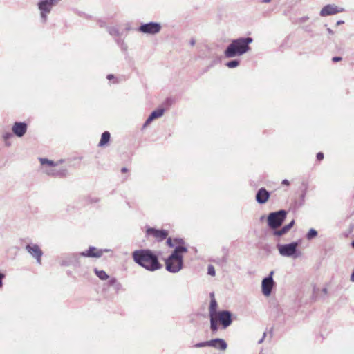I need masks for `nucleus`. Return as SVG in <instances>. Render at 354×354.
Listing matches in <instances>:
<instances>
[{
  "label": "nucleus",
  "instance_id": "10",
  "mask_svg": "<svg viewBox=\"0 0 354 354\" xmlns=\"http://www.w3.org/2000/svg\"><path fill=\"white\" fill-rule=\"evenodd\" d=\"M82 257L80 253H73L68 254L60 261L62 266L80 267L81 266L80 257Z\"/></svg>",
  "mask_w": 354,
  "mask_h": 354
},
{
  "label": "nucleus",
  "instance_id": "21",
  "mask_svg": "<svg viewBox=\"0 0 354 354\" xmlns=\"http://www.w3.org/2000/svg\"><path fill=\"white\" fill-rule=\"evenodd\" d=\"M295 221L292 220L289 224L283 226L280 230H275L273 232V235L276 236H281L285 234H286L294 225Z\"/></svg>",
  "mask_w": 354,
  "mask_h": 354
},
{
  "label": "nucleus",
  "instance_id": "43",
  "mask_svg": "<svg viewBox=\"0 0 354 354\" xmlns=\"http://www.w3.org/2000/svg\"><path fill=\"white\" fill-rule=\"evenodd\" d=\"M344 23V21L339 20V21H337V25L339 26V25L343 24Z\"/></svg>",
  "mask_w": 354,
  "mask_h": 354
},
{
  "label": "nucleus",
  "instance_id": "16",
  "mask_svg": "<svg viewBox=\"0 0 354 354\" xmlns=\"http://www.w3.org/2000/svg\"><path fill=\"white\" fill-rule=\"evenodd\" d=\"M209 347L214 348V349L223 352L227 348V344L225 339L221 338H216L209 340Z\"/></svg>",
  "mask_w": 354,
  "mask_h": 354
},
{
  "label": "nucleus",
  "instance_id": "4",
  "mask_svg": "<svg viewBox=\"0 0 354 354\" xmlns=\"http://www.w3.org/2000/svg\"><path fill=\"white\" fill-rule=\"evenodd\" d=\"M39 160L43 166L44 172L48 176L54 177H65L68 174V171L66 168H57V166H58L59 163H62L64 162L63 160L54 162L47 158H39Z\"/></svg>",
  "mask_w": 354,
  "mask_h": 354
},
{
  "label": "nucleus",
  "instance_id": "49",
  "mask_svg": "<svg viewBox=\"0 0 354 354\" xmlns=\"http://www.w3.org/2000/svg\"><path fill=\"white\" fill-rule=\"evenodd\" d=\"M304 196H305V194H303L302 196H301L302 198H304Z\"/></svg>",
  "mask_w": 354,
  "mask_h": 354
},
{
  "label": "nucleus",
  "instance_id": "27",
  "mask_svg": "<svg viewBox=\"0 0 354 354\" xmlns=\"http://www.w3.org/2000/svg\"><path fill=\"white\" fill-rule=\"evenodd\" d=\"M12 137V134L11 133H9V132L5 133L3 135V138L5 140L6 146H10V143L8 141V140L11 138Z\"/></svg>",
  "mask_w": 354,
  "mask_h": 354
},
{
  "label": "nucleus",
  "instance_id": "7",
  "mask_svg": "<svg viewBox=\"0 0 354 354\" xmlns=\"http://www.w3.org/2000/svg\"><path fill=\"white\" fill-rule=\"evenodd\" d=\"M286 216L287 212L283 209L270 213L267 218L268 225L271 229H277L282 225Z\"/></svg>",
  "mask_w": 354,
  "mask_h": 354
},
{
  "label": "nucleus",
  "instance_id": "33",
  "mask_svg": "<svg viewBox=\"0 0 354 354\" xmlns=\"http://www.w3.org/2000/svg\"><path fill=\"white\" fill-rule=\"evenodd\" d=\"M174 245L175 244H184V241L180 238H176L174 239Z\"/></svg>",
  "mask_w": 354,
  "mask_h": 354
},
{
  "label": "nucleus",
  "instance_id": "31",
  "mask_svg": "<svg viewBox=\"0 0 354 354\" xmlns=\"http://www.w3.org/2000/svg\"><path fill=\"white\" fill-rule=\"evenodd\" d=\"M117 281H118V280H117V279H116V278H115V277L111 278V279L109 280V281H108V285H109V286H112V287H113V286L115 285V283L117 282Z\"/></svg>",
  "mask_w": 354,
  "mask_h": 354
},
{
  "label": "nucleus",
  "instance_id": "35",
  "mask_svg": "<svg viewBox=\"0 0 354 354\" xmlns=\"http://www.w3.org/2000/svg\"><path fill=\"white\" fill-rule=\"evenodd\" d=\"M4 277H5V274L0 272V288H1L3 286V279H4Z\"/></svg>",
  "mask_w": 354,
  "mask_h": 354
},
{
  "label": "nucleus",
  "instance_id": "13",
  "mask_svg": "<svg viewBox=\"0 0 354 354\" xmlns=\"http://www.w3.org/2000/svg\"><path fill=\"white\" fill-rule=\"evenodd\" d=\"M110 250L109 249H97L94 246H90L86 251L80 252V254L84 257H101L104 252H108Z\"/></svg>",
  "mask_w": 354,
  "mask_h": 354
},
{
  "label": "nucleus",
  "instance_id": "44",
  "mask_svg": "<svg viewBox=\"0 0 354 354\" xmlns=\"http://www.w3.org/2000/svg\"><path fill=\"white\" fill-rule=\"evenodd\" d=\"M351 281L354 282V271L353 272V273L351 275Z\"/></svg>",
  "mask_w": 354,
  "mask_h": 354
},
{
  "label": "nucleus",
  "instance_id": "32",
  "mask_svg": "<svg viewBox=\"0 0 354 354\" xmlns=\"http://www.w3.org/2000/svg\"><path fill=\"white\" fill-rule=\"evenodd\" d=\"M167 244L169 248H174L175 245L174 240H172L170 237L167 239Z\"/></svg>",
  "mask_w": 354,
  "mask_h": 354
},
{
  "label": "nucleus",
  "instance_id": "25",
  "mask_svg": "<svg viewBox=\"0 0 354 354\" xmlns=\"http://www.w3.org/2000/svg\"><path fill=\"white\" fill-rule=\"evenodd\" d=\"M240 64V60L239 59H233L227 62L225 65L230 68H234L237 66H239Z\"/></svg>",
  "mask_w": 354,
  "mask_h": 354
},
{
  "label": "nucleus",
  "instance_id": "29",
  "mask_svg": "<svg viewBox=\"0 0 354 354\" xmlns=\"http://www.w3.org/2000/svg\"><path fill=\"white\" fill-rule=\"evenodd\" d=\"M207 274L211 276H215L216 272L214 267L212 265H209L207 267Z\"/></svg>",
  "mask_w": 354,
  "mask_h": 354
},
{
  "label": "nucleus",
  "instance_id": "3",
  "mask_svg": "<svg viewBox=\"0 0 354 354\" xmlns=\"http://www.w3.org/2000/svg\"><path fill=\"white\" fill-rule=\"evenodd\" d=\"M187 248L183 245L176 246L171 254L165 259V268L171 273L180 272L183 266L182 253L186 252Z\"/></svg>",
  "mask_w": 354,
  "mask_h": 354
},
{
  "label": "nucleus",
  "instance_id": "9",
  "mask_svg": "<svg viewBox=\"0 0 354 354\" xmlns=\"http://www.w3.org/2000/svg\"><path fill=\"white\" fill-rule=\"evenodd\" d=\"M161 30V24L158 22H149L142 24L138 28V31L147 35H156Z\"/></svg>",
  "mask_w": 354,
  "mask_h": 354
},
{
  "label": "nucleus",
  "instance_id": "24",
  "mask_svg": "<svg viewBox=\"0 0 354 354\" xmlns=\"http://www.w3.org/2000/svg\"><path fill=\"white\" fill-rule=\"evenodd\" d=\"M107 31L112 36H120V31L116 26L107 27Z\"/></svg>",
  "mask_w": 354,
  "mask_h": 354
},
{
  "label": "nucleus",
  "instance_id": "17",
  "mask_svg": "<svg viewBox=\"0 0 354 354\" xmlns=\"http://www.w3.org/2000/svg\"><path fill=\"white\" fill-rule=\"evenodd\" d=\"M147 234L148 235H152L159 241L164 240L168 236V232L167 230H157L153 227L147 228Z\"/></svg>",
  "mask_w": 354,
  "mask_h": 354
},
{
  "label": "nucleus",
  "instance_id": "15",
  "mask_svg": "<svg viewBox=\"0 0 354 354\" xmlns=\"http://www.w3.org/2000/svg\"><path fill=\"white\" fill-rule=\"evenodd\" d=\"M27 129L28 125L24 122H15L12 127L13 133L19 138L24 136L26 134Z\"/></svg>",
  "mask_w": 354,
  "mask_h": 354
},
{
  "label": "nucleus",
  "instance_id": "18",
  "mask_svg": "<svg viewBox=\"0 0 354 354\" xmlns=\"http://www.w3.org/2000/svg\"><path fill=\"white\" fill-rule=\"evenodd\" d=\"M270 196V192L263 187L260 188L256 194V201L259 204L266 203Z\"/></svg>",
  "mask_w": 354,
  "mask_h": 354
},
{
  "label": "nucleus",
  "instance_id": "47",
  "mask_svg": "<svg viewBox=\"0 0 354 354\" xmlns=\"http://www.w3.org/2000/svg\"><path fill=\"white\" fill-rule=\"evenodd\" d=\"M270 1H271V0H262V1H261V3H269V2H270Z\"/></svg>",
  "mask_w": 354,
  "mask_h": 354
},
{
  "label": "nucleus",
  "instance_id": "23",
  "mask_svg": "<svg viewBox=\"0 0 354 354\" xmlns=\"http://www.w3.org/2000/svg\"><path fill=\"white\" fill-rule=\"evenodd\" d=\"M94 272L97 275V277L101 280H106L109 278V276L104 270H100L97 268H95Z\"/></svg>",
  "mask_w": 354,
  "mask_h": 354
},
{
  "label": "nucleus",
  "instance_id": "20",
  "mask_svg": "<svg viewBox=\"0 0 354 354\" xmlns=\"http://www.w3.org/2000/svg\"><path fill=\"white\" fill-rule=\"evenodd\" d=\"M165 109L162 108L157 109L152 111L148 118L146 120L144 127L148 126L153 120L159 118L163 115Z\"/></svg>",
  "mask_w": 354,
  "mask_h": 354
},
{
  "label": "nucleus",
  "instance_id": "42",
  "mask_svg": "<svg viewBox=\"0 0 354 354\" xmlns=\"http://www.w3.org/2000/svg\"><path fill=\"white\" fill-rule=\"evenodd\" d=\"M327 32L330 34V35H333L334 33V32L333 31V30H331L330 28H327Z\"/></svg>",
  "mask_w": 354,
  "mask_h": 354
},
{
  "label": "nucleus",
  "instance_id": "30",
  "mask_svg": "<svg viewBox=\"0 0 354 354\" xmlns=\"http://www.w3.org/2000/svg\"><path fill=\"white\" fill-rule=\"evenodd\" d=\"M113 287L116 292H118L120 290L122 289V285L118 281Z\"/></svg>",
  "mask_w": 354,
  "mask_h": 354
},
{
  "label": "nucleus",
  "instance_id": "19",
  "mask_svg": "<svg viewBox=\"0 0 354 354\" xmlns=\"http://www.w3.org/2000/svg\"><path fill=\"white\" fill-rule=\"evenodd\" d=\"M211 297V301L209 307V320L212 321V325H214V316L218 313L217 310V301H216L214 298V295L213 292L210 293Z\"/></svg>",
  "mask_w": 354,
  "mask_h": 354
},
{
  "label": "nucleus",
  "instance_id": "8",
  "mask_svg": "<svg viewBox=\"0 0 354 354\" xmlns=\"http://www.w3.org/2000/svg\"><path fill=\"white\" fill-rule=\"evenodd\" d=\"M59 0H41L37 6L40 11L41 21L45 23L47 20V15L49 14L53 7L57 4Z\"/></svg>",
  "mask_w": 354,
  "mask_h": 354
},
{
  "label": "nucleus",
  "instance_id": "22",
  "mask_svg": "<svg viewBox=\"0 0 354 354\" xmlns=\"http://www.w3.org/2000/svg\"><path fill=\"white\" fill-rule=\"evenodd\" d=\"M110 138H111V134L109 131H104V133H102V134L101 136V139L98 144V146L104 147V146L106 145L110 140Z\"/></svg>",
  "mask_w": 354,
  "mask_h": 354
},
{
  "label": "nucleus",
  "instance_id": "11",
  "mask_svg": "<svg viewBox=\"0 0 354 354\" xmlns=\"http://www.w3.org/2000/svg\"><path fill=\"white\" fill-rule=\"evenodd\" d=\"M274 271H271L269 275L263 279L261 283V290L262 293L268 297L272 292V290L274 286V281L273 280Z\"/></svg>",
  "mask_w": 354,
  "mask_h": 354
},
{
  "label": "nucleus",
  "instance_id": "14",
  "mask_svg": "<svg viewBox=\"0 0 354 354\" xmlns=\"http://www.w3.org/2000/svg\"><path fill=\"white\" fill-rule=\"evenodd\" d=\"M344 10V8H339L335 4H328L322 8L319 15L322 17H326L342 12Z\"/></svg>",
  "mask_w": 354,
  "mask_h": 354
},
{
  "label": "nucleus",
  "instance_id": "5",
  "mask_svg": "<svg viewBox=\"0 0 354 354\" xmlns=\"http://www.w3.org/2000/svg\"><path fill=\"white\" fill-rule=\"evenodd\" d=\"M232 314L230 311L225 310H219L218 313H216L214 316V325L212 324V321H210V330L212 333H216L219 328L218 324L221 325L223 329L227 328L230 326L232 323Z\"/></svg>",
  "mask_w": 354,
  "mask_h": 354
},
{
  "label": "nucleus",
  "instance_id": "2",
  "mask_svg": "<svg viewBox=\"0 0 354 354\" xmlns=\"http://www.w3.org/2000/svg\"><path fill=\"white\" fill-rule=\"evenodd\" d=\"M252 41L253 39L250 37L232 39L224 50V56L226 58H233L244 55L250 50V44Z\"/></svg>",
  "mask_w": 354,
  "mask_h": 354
},
{
  "label": "nucleus",
  "instance_id": "38",
  "mask_svg": "<svg viewBox=\"0 0 354 354\" xmlns=\"http://www.w3.org/2000/svg\"><path fill=\"white\" fill-rule=\"evenodd\" d=\"M266 336V333L264 332L263 335V337L258 341V344H261L263 342Z\"/></svg>",
  "mask_w": 354,
  "mask_h": 354
},
{
  "label": "nucleus",
  "instance_id": "46",
  "mask_svg": "<svg viewBox=\"0 0 354 354\" xmlns=\"http://www.w3.org/2000/svg\"><path fill=\"white\" fill-rule=\"evenodd\" d=\"M194 44H195V40H194V39H191V41H190V45H191V46H194Z\"/></svg>",
  "mask_w": 354,
  "mask_h": 354
},
{
  "label": "nucleus",
  "instance_id": "28",
  "mask_svg": "<svg viewBox=\"0 0 354 354\" xmlns=\"http://www.w3.org/2000/svg\"><path fill=\"white\" fill-rule=\"evenodd\" d=\"M209 340L208 341H205V342H199V343H197L194 345V347L195 348H202V347H209Z\"/></svg>",
  "mask_w": 354,
  "mask_h": 354
},
{
  "label": "nucleus",
  "instance_id": "41",
  "mask_svg": "<svg viewBox=\"0 0 354 354\" xmlns=\"http://www.w3.org/2000/svg\"><path fill=\"white\" fill-rule=\"evenodd\" d=\"M281 183L285 185H289L290 184L289 181L286 179L283 180Z\"/></svg>",
  "mask_w": 354,
  "mask_h": 354
},
{
  "label": "nucleus",
  "instance_id": "26",
  "mask_svg": "<svg viewBox=\"0 0 354 354\" xmlns=\"http://www.w3.org/2000/svg\"><path fill=\"white\" fill-rule=\"evenodd\" d=\"M317 236V232L315 229L311 228L309 230V231L306 234V238L308 240H312L313 239L315 238Z\"/></svg>",
  "mask_w": 354,
  "mask_h": 354
},
{
  "label": "nucleus",
  "instance_id": "1",
  "mask_svg": "<svg viewBox=\"0 0 354 354\" xmlns=\"http://www.w3.org/2000/svg\"><path fill=\"white\" fill-rule=\"evenodd\" d=\"M132 258L136 263L148 271L153 272L162 268L157 255L148 249L133 251L132 252Z\"/></svg>",
  "mask_w": 354,
  "mask_h": 354
},
{
  "label": "nucleus",
  "instance_id": "37",
  "mask_svg": "<svg viewBox=\"0 0 354 354\" xmlns=\"http://www.w3.org/2000/svg\"><path fill=\"white\" fill-rule=\"evenodd\" d=\"M308 19H309V17H308L305 16V17H303L300 18L299 21H300V22H301V23H304V22H306L307 20H308Z\"/></svg>",
  "mask_w": 354,
  "mask_h": 354
},
{
  "label": "nucleus",
  "instance_id": "6",
  "mask_svg": "<svg viewBox=\"0 0 354 354\" xmlns=\"http://www.w3.org/2000/svg\"><path fill=\"white\" fill-rule=\"evenodd\" d=\"M299 243L294 241L287 244H277V248L279 254L283 257L298 258L301 253L298 250Z\"/></svg>",
  "mask_w": 354,
  "mask_h": 354
},
{
  "label": "nucleus",
  "instance_id": "12",
  "mask_svg": "<svg viewBox=\"0 0 354 354\" xmlns=\"http://www.w3.org/2000/svg\"><path fill=\"white\" fill-rule=\"evenodd\" d=\"M26 250L36 259L37 263H41V257L43 255V252L38 245L33 243L27 244L26 245Z\"/></svg>",
  "mask_w": 354,
  "mask_h": 354
},
{
  "label": "nucleus",
  "instance_id": "48",
  "mask_svg": "<svg viewBox=\"0 0 354 354\" xmlns=\"http://www.w3.org/2000/svg\"><path fill=\"white\" fill-rule=\"evenodd\" d=\"M351 245L354 248V241L352 242Z\"/></svg>",
  "mask_w": 354,
  "mask_h": 354
},
{
  "label": "nucleus",
  "instance_id": "34",
  "mask_svg": "<svg viewBox=\"0 0 354 354\" xmlns=\"http://www.w3.org/2000/svg\"><path fill=\"white\" fill-rule=\"evenodd\" d=\"M324 158V153L322 152H319L317 153V159L318 160H322Z\"/></svg>",
  "mask_w": 354,
  "mask_h": 354
},
{
  "label": "nucleus",
  "instance_id": "36",
  "mask_svg": "<svg viewBox=\"0 0 354 354\" xmlns=\"http://www.w3.org/2000/svg\"><path fill=\"white\" fill-rule=\"evenodd\" d=\"M342 59V58L341 57H333L332 60L333 62H339Z\"/></svg>",
  "mask_w": 354,
  "mask_h": 354
},
{
  "label": "nucleus",
  "instance_id": "45",
  "mask_svg": "<svg viewBox=\"0 0 354 354\" xmlns=\"http://www.w3.org/2000/svg\"><path fill=\"white\" fill-rule=\"evenodd\" d=\"M121 171L122 173H125L127 171V169L126 167H122V169H121Z\"/></svg>",
  "mask_w": 354,
  "mask_h": 354
},
{
  "label": "nucleus",
  "instance_id": "40",
  "mask_svg": "<svg viewBox=\"0 0 354 354\" xmlns=\"http://www.w3.org/2000/svg\"><path fill=\"white\" fill-rule=\"evenodd\" d=\"M106 78H107L108 80H112V79H114V78H115V77H114V75H112V74H109V75H107Z\"/></svg>",
  "mask_w": 354,
  "mask_h": 354
},
{
  "label": "nucleus",
  "instance_id": "39",
  "mask_svg": "<svg viewBox=\"0 0 354 354\" xmlns=\"http://www.w3.org/2000/svg\"><path fill=\"white\" fill-rule=\"evenodd\" d=\"M219 61H220V59L218 58L214 59V61H212V63L210 65V66H213L216 65V64H218L219 62Z\"/></svg>",
  "mask_w": 354,
  "mask_h": 354
}]
</instances>
